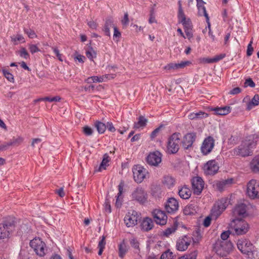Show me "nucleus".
I'll return each instance as SVG.
<instances>
[{"label": "nucleus", "mask_w": 259, "mask_h": 259, "mask_svg": "<svg viewBox=\"0 0 259 259\" xmlns=\"http://www.w3.org/2000/svg\"><path fill=\"white\" fill-rule=\"evenodd\" d=\"M110 161V158L107 154H105L103 156L102 161L99 167V171H101L103 169H105L106 167L108 165V162Z\"/></svg>", "instance_id": "obj_39"}, {"label": "nucleus", "mask_w": 259, "mask_h": 259, "mask_svg": "<svg viewBox=\"0 0 259 259\" xmlns=\"http://www.w3.org/2000/svg\"><path fill=\"white\" fill-rule=\"evenodd\" d=\"M256 144L253 140H246L237 148L231 151L233 156L246 157L252 154L253 149L256 147Z\"/></svg>", "instance_id": "obj_1"}, {"label": "nucleus", "mask_w": 259, "mask_h": 259, "mask_svg": "<svg viewBox=\"0 0 259 259\" xmlns=\"http://www.w3.org/2000/svg\"><path fill=\"white\" fill-rule=\"evenodd\" d=\"M131 197L132 199L144 203L147 200V194L143 188L138 187L133 191Z\"/></svg>", "instance_id": "obj_12"}, {"label": "nucleus", "mask_w": 259, "mask_h": 259, "mask_svg": "<svg viewBox=\"0 0 259 259\" xmlns=\"http://www.w3.org/2000/svg\"><path fill=\"white\" fill-rule=\"evenodd\" d=\"M251 87V88H253L255 87V83L254 82L252 81V80L249 78L248 79H246V80H245V82L244 83V87Z\"/></svg>", "instance_id": "obj_60"}, {"label": "nucleus", "mask_w": 259, "mask_h": 259, "mask_svg": "<svg viewBox=\"0 0 259 259\" xmlns=\"http://www.w3.org/2000/svg\"><path fill=\"white\" fill-rule=\"evenodd\" d=\"M138 212L134 210L129 211L124 218V221L127 227H132L137 224L138 220Z\"/></svg>", "instance_id": "obj_15"}, {"label": "nucleus", "mask_w": 259, "mask_h": 259, "mask_svg": "<svg viewBox=\"0 0 259 259\" xmlns=\"http://www.w3.org/2000/svg\"><path fill=\"white\" fill-rule=\"evenodd\" d=\"M83 132L87 136H90L93 134V130L89 126H86L83 127Z\"/></svg>", "instance_id": "obj_62"}, {"label": "nucleus", "mask_w": 259, "mask_h": 259, "mask_svg": "<svg viewBox=\"0 0 259 259\" xmlns=\"http://www.w3.org/2000/svg\"><path fill=\"white\" fill-rule=\"evenodd\" d=\"M61 98L59 96H56L54 97H45L39 99V100L47 101L50 102H58L60 100Z\"/></svg>", "instance_id": "obj_54"}, {"label": "nucleus", "mask_w": 259, "mask_h": 259, "mask_svg": "<svg viewBox=\"0 0 259 259\" xmlns=\"http://www.w3.org/2000/svg\"><path fill=\"white\" fill-rule=\"evenodd\" d=\"M87 23L90 28L92 29H96L98 24L96 21L94 20H90L88 21Z\"/></svg>", "instance_id": "obj_61"}, {"label": "nucleus", "mask_w": 259, "mask_h": 259, "mask_svg": "<svg viewBox=\"0 0 259 259\" xmlns=\"http://www.w3.org/2000/svg\"><path fill=\"white\" fill-rule=\"evenodd\" d=\"M219 169V166L215 160H210L206 162L203 166V170L205 175L212 176L216 174Z\"/></svg>", "instance_id": "obj_9"}, {"label": "nucleus", "mask_w": 259, "mask_h": 259, "mask_svg": "<svg viewBox=\"0 0 259 259\" xmlns=\"http://www.w3.org/2000/svg\"><path fill=\"white\" fill-rule=\"evenodd\" d=\"M212 219V218L211 217V215L207 217L203 221V225L205 227H208V226H209Z\"/></svg>", "instance_id": "obj_63"}, {"label": "nucleus", "mask_w": 259, "mask_h": 259, "mask_svg": "<svg viewBox=\"0 0 259 259\" xmlns=\"http://www.w3.org/2000/svg\"><path fill=\"white\" fill-rule=\"evenodd\" d=\"M134 179L137 183H141L148 175L147 170L140 165H135L133 168Z\"/></svg>", "instance_id": "obj_8"}, {"label": "nucleus", "mask_w": 259, "mask_h": 259, "mask_svg": "<svg viewBox=\"0 0 259 259\" xmlns=\"http://www.w3.org/2000/svg\"><path fill=\"white\" fill-rule=\"evenodd\" d=\"M232 243L228 241L218 240L214 245V250L220 256L227 255L232 249Z\"/></svg>", "instance_id": "obj_4"}, {"label": "nucleus", "mask_w": 259, "mask_h": 259, "mask_svg": "<svg viewBox=\"0 0 259 259\" xmlns=\"http://www.w3.org/2000/svg\"><path fill=\"white\" fill-rule=\"evenodd\" d=\"M130 244L132 247L135 249V252L139 253L140 250L139 242L135 238H133L130 240Z\"/></svg>", "instance_id": "obj_43"}, {"label": "nucleus", "mask_w": 259, "mask_h": 259, "mask_svg": "<svg viewBox=\"0 0 259 259\" xmlns=\"http://www.w3.org/2000/svg\"><path fill=\"white\" fill-rule=\"evenodd\" d=\"M161 259H173L172 253L169 250L166 251L161 255Z\"/></svg>", "instance_id": "obj_53"}, {"label": "nucleus", "mask_w": 259, "mask_h": 259, "mask_svg": "<svg viewBox=\"0 0 259 259\" xmlns=\"http://www.w3.org/2000/svg\"><path fill=\"white\" fill-rule=\"evenodd\" d=\"M179 10L178 17L179 21L184 26V29H191L192 24L189 18H187L182 8V1H178Z\"/></svg>", "instance_id": "obj_10"}, {"label": "nucleus", "mask_w": 259, "mask_h": 259, "mask_svg": "<svg viewBox=\"0 0 259 259\" xmlns=\"http://www.w3.org/2000/svg\"><path fill=\"white\" fill-rule=\"evenodd\" d=\"M14 228V224L12 222L0 224V240L8 238Z\"/></svg>", "instance_id": "obj_14"}, {"label": "nucleus", "mask_w": 259, "mask_h": 259, "mask_svg": "<svg viewBox=\"0 0 259 259\" xmlns=\"http://www.w3.org/2000/svg\"><path fill=\"white\" fill-rule=\"evenodd\" d=\"M113 29H114L113 39L115 41H118L119 38L121 36V33L118 30V29L116 26H114V25L113 26Z\"/></svg>", "instance_id": "obj_52"}, {"label": "nucleus", "mask_w": 259, "mask_h": 259, "mask_svg": "<svg viewBox=\"0 0 259 259\" xmlns=\"http://www.w3.org/2000/svg\"><path fill=\"white\" fill-rule=\"evenodd\" d=\"M250 167L254 172L259 173V155L255 156L251 160Z\"/></svg>", "instance_id": "obj_31"}, {"label": "nucleus", "mask_w": 259, "mask_h": 259, "mask_svg": "<svg viewBox=\"0 0 259 259\" xmlns=\"http://www.w3.org/2000/svg\"><path fill=\"white\" fill-rule=\"evenodd\" d=\"M174 179L169 176H165L164 178L163 183L167 186V187L170 188L172 186L175 184Z\"/></svg>", "instance_id": "obj_42"}, {"label": "nucleus", "mask_w": 259, "mask_h": 259, "mask_svg": "<svg viewBox=\"0 0 259 259\" xmlns=\"http://www.w3.org/2000/svg\"><path fill=\"white\" fill-rule=\"evenodd\" d=\"M225 57V54H221L218 55H216L214 57L212 58V63L217 62L222 59H223Z\"/></svg>", "instance_id": "obj_59"}, {"label": "nucleus", "mask_w": 259, "mask_h": 259, "mask_svg": "<svg viewBox=\"0 0 259 259\" xmlns=\"http://www.w3.org/2000/svg\"><path fill=\"white\" fill-rule=\"evenodd\" d=\"M179 10L178 17L179 21L184 26V29H191L192 24L189 18H187L182 8V1H178Z\"/></svg>", "instance_id": "obj_11"}, {"label": "nucleus", "mask_w": 259, "mask_h": 259, "mask_svg": "<svg viewBox=\"0 0 259 259\" xmlns=\"http://www.w3.org/2000/svg\"><path fill=\"white\" fill-rule=\"evenodd\" d=\"M237 245L238 249L244 254L247 253L253 247L250 242L245 239L238 240Z\"/></svg>", "instance_id": "obj_18"}, {"label": "nucleus", "mask_w": 259, "mask_h": 259, "mask_svg": "<svg viewBox=\"0 0 259 259\" xmlns=\"http://www.w3.org/2000/svg\"><path fill=\"white\" fill-rule=\"evenodd\" d=\"M181 137V135L179 133H176L168 138L166 150L167 153L175 154L178 151Z\"/></svg>", "instance_id": "obj_3"}, {"label": "nucleus", "mask_w": 259, "mask_h": 259, "mask_svg": "<svg viewBox=\"0 0 259 259\" xmlns=\"http://www.w3.org/2000/svg\"><path fill=\"white\" fill-rule=\"evenodd\" d=\"M176 230V228L175 227L168 228L163 232V235L165 237H169L171 234L174 233Z\"/></svg>", "instance_id": "obj_49"}, {"label": "nucleus", "mask_w": 259, "mask_h": 259, "mask_svg": "<svg viewBox=\"0 0 259 259\" xmlns=\"http://www.w3.org/2000/svg\"><path fill=\"white\" fill-rule=\"evenodd\" d=\"M152 214L155 221L157 224L164 225L166 223L167 218L163 211L156 209L153 210Z\"/></svg>", "instance_id": "obj_20"}, {"label": "nucleus", "mask_w": 259, "mask_h": 259, "mask_svg": "<svg viewBox=\"0 0 259 259\" xmlns=\"http://www.w3.org/2000/svg\"><path fill=\"white\" fill-rule=\"evenodd\" d=\"M24 32L27 34L28 36L30 38H36L37 35L34 30L30 29L25 28Z\"/></svg>", "instance_id": "obj_51"}, {"label": "nucleus", "mask_w": 259, "mask_h": 259, "mask_svg": "<svg viewBox=\"0 0 259 259\" xmlns=\"http://www.w3.org/2000/svg\"><path fill=\"white\" fill-rule=\"evenodd\" d=\"M191 62L189 61H181L177 63H171L164 67V69L166 70H176L185 68L187 66H189Z\"/></svg>", "instance_id": "obj_23"}, {"label": "nucleus", "mask_w": 259, "mask_h": 259, "mask_svg": "<svg viewBox=\"0 0 259 259\" xmlns=\"http://www.w3.org/2000/svg\"><path fill=\"white\" fill-rule=\"evenodd\" d=\"M197 256V252L194 251L189 254H186L179 258V259H196Z\"/></svg>", "instance_id": "obj_47"}, {"label": "nucleus", "mask_w": 259, "mask_h": 259, "mask_svg": "<svg viewBox=\"0 0 259 259\" xmlns=\"http://www.w3.org/2000/svg\"><path fill=\"white\" fill-rule=\"evenodd\" d=\"M196 1L198 15L201 16H204L206 18V22H208L209 21V17L204 7L205 3L203 0H196Z\"/></svg>", "instance_id": "obj_26"}, {"label": "nucleus", "mask_w": 259, "mask_h": 259, "mask_svg": "<svg viewBox=\"0 0 259 259\" xmlns=\"http://www.w3.org/2000/svg\"><path fill=\"white\" fill-rule=\"evenodd\" d=\"M179 194L181 198L184 199H187L190 197L191 191L188 187L184 186L179 190Z\"/></svg>", "instance_id": "obj_29"}, {"label": "nucleus", "mask_w": 259, "mask_h": 259, "mask_svg": "<svg viewBox=\"0 0 259 259\" xmlns=\"http://www.w3.org/2000/svg\"><path fill=\"white\" fill-rule=\"evenodd\" d=\"M233 182V179L231 178L220 181H216L213 183V186L219 191H222L226 188L230 186Z\"/></svg>", "instance_id": "obj_25"}, {"label": "nucleus", "mask_w": 259, "mask_h": 259, "mask_svg": "<svg viewBox=\"0 0 259 259\" xmlns=\"http://www.w3.org/2000/svg\"><path fill=\"white\" fill-rule=\"evenodd\" d=\"M246 255L249 259H259V250L253 246V249H251Z\"/></svg>", "instance_id": "obj_38"}, {"label": "nucleus", "mask_w": 259, "mask_h": 259, "mask_svg": "<svg viewBox=\"0 0 259 259\" xmlns=\"http://www.w3.org/2000/svg\"><path fill=\"white\" fill-rule=\"evenodd\" d=\"M230 230L233 234L242 235L246 234L249 230L248 223L243 219H235L231 221L229 225Z\"/></svg>", "instance_id": "obj_2"}, {"label": "nucleus", "mask_w": 259, "mask_h": 259, "mask_svg": "<svg viewBox=\"0 0 259 259\" xmlns=\"http://www.w3.org/2000/svg\"><path fill=\"white\" fill-rule=\"evenodd\" d=\"M107 78V76H94L90 77H88L86 80L85 82L88 83H92L93 82H102L105 81V79Z\"/></svg>", "instance_id": "obj_34"}, {"label": "nucleus", "mask_w": 259, "mask_h": 259, "mask_svg": "<svg viewBox=\"0 0 259 259\" xmlns=\"http://www.w3.org/2000/svg\"><path fill=\"white\" fill-rule=\"evenodd\" d=\"M217 115H226L230 113L231 108L230 106H225L223 107H216L212 110Z\"/></svg>", "instance_id": "obj_27"}, {"label": "nucleus", "mask_w": 259, "mask_h": 259, "mask_svg": "<svg viewBox=\"0 0 259 259\" xmlns=\"http://www.w3.org/2000/svg\"><path fill=\"white\" fill-rule=\"evenodd\" d=\"M196 139V134L193 133H188L184 136L182 140V145L185 149L191 147Z\"/></svg>", "instance_id": "obj_24"}, {"label": "nucleus", "mask_w": 259, "mask_h": 259, "mask_svg": "<svg viewBox=\"0 0 259 259\" xmlns=\"http://www.w3.org/2000/svg\"><path fill=\"white\" fill-rule=\"evenodd\" d=\"M11 40L15 45L18 44V42L24 43L25 40L23 36L20 34H17L11 36Z\"/></svg>", "instance_id": "obj_40"}, {"label": "nucleus", "mask_w": 259, "mask_h": 259, "mask_svg": "<svg viewBox=\"0 0 259 259\" xmlns=\"http://www.w3.org/2000/svg\"><path fill=\"white\" fill-rule=\"evenodd\" d=\"M124 186V182L123 181H121L118 186V193L117 194L116 201V204L117 206L120 205L121 204V200L122 199L121 195L123 193Z\"/></svg>", "instance_id": "obj_32"}, {"label": "nucleus", "mask_w": 259, "mask_h": 259, "mask_svg": "<svg viewBox=\"0 0 259 259\" xmlns=\"http://www.w3.org/2000/svg\"><path fill=\"white\" fill-rule=\"evenodd\" d=\"M192 238L189 235H184L177 241L176 248L180 251H185L192 241Z\"/></svg>", "instance_id": "obj_13"}, {"label": "nucleus", "mask_w": 259, "mask_h": 259, "mask_svg": "<svg viewBox=\"0 0 259 259\" xmlns=\"http://www.w3.org/2000/svg\"><path fill=\"white\" fill-rule=\"evenodd\" d=\"M19 259H33L29 252L26 250H21L19 254Z\"/></svg>", "instance_id": "obj_45"}, {"label": "nucleus", "mask_w": 259, "mask_h": 259, "mask_svg": "<svg viewBox=\"0 0 259 259\" xmlns=\"http://www.w3.org/2000/svg\"><path fill=\"white\" fill-rule=\"evenodd\" d=\"M86 55L91 60H93L96 57V53L92 48H90L86 51Z\"/></svg>", "instance_id": "obj_46"}, {"label": "nucleus", "mask_w": 259, "mask_h": 259, "mask_svg": "<svg viewBox=\"0 0 259 259\" xmlns=\"http://www.w3.org/2000/svg\"><path fill=\"white\" fill-rule=\"evenodd\" d=\"M191 183L194 194L199 195L204 188L203 179L200 177H195L192 179Z\"/></svg>", "instance_id": "obj_17"}, {"label": "nucleus", "mask_w": 259, "mask_h": 259, "mask_svg": "<svg viewBox=\"0 0 259 259\" xmlns=\"http://www.w3.org/2000/svg\"><path fill=\"white\" fill-rule=\"evenodd\" d=\"M30 246L37 255L43 256L47 251L46 245L39 238H34L30 242Z\"/></svg>", "instance_id": "obj_6"}, {"label": "nucleus", "mask_w": 259, "mask_h": 259, "mask_svg": "<svg viewBox=\"0 0 259 259\" xmlns=\"http://www.w3.org/2000/svg\"><path fill=\"white\" fill-rule=\"evenodd\" d=\"M141 226L142 229H143L144 231H148L153 228V221L151 219L149 218H146L142 221Z\"/></svg>", "instance_id": "obj_28"}, {"label": "nucleus", "mask_w": 259, "mask_h": 259, "mask_svg": "<svg viewBox=\"0 0 259 259\" xmlns=\"http://www.w3.org/2000/svg\"><path fill=\"white\" fill-rule=\"evenodd\" d=\"M246 205L243 203H240L237 204L233 210V214L234 217H240L244 218L246 215Z\"/></svg>", "instance_id": "obj_22"}, {"label": "nucleus", "mask_w": 259, "mask_h": 259, "mask_svg": "<svg viewBox=\"0 0 259 259\" xmlns=\"http://www.w3.org/2000/svg\"><path fill=\"white\" fill-rule=\"evenodd\" d=\"M214 146V140L211 137L205 138L201 146V151L203 155L209 154L212 150Z\"/></svg>", "instance_id": "obj_16"}, {"label": "nucleus", "mask_w": 259, "mask_h": 259, "mask_svg": "<svg viewBox=\"0 0 259 259\" xmlns=\"http://www.w3.org/2000/svg\"><path fill=\"white\" fill-rule=\"evenodd\" d=\"M106 125V128H107L110 132H114L116 131L115 128L114 127L112 122H107Z\"/></svg>", "instance_id": "obj_64"}, {"label": "nucleus", "mask_w": 259, "mask_h": 259, "mask_svg": "<svg viewBox=\"0 0 259 259\" xmlns=\"http://www.w3.org/2000/svg\"><path fill=\"white\" fill-rule=\"evenodd\" d=\"M162 155L159 151L150 153L147 157L148 163L152 166H158L161 162Z\"/></svg>", "instance_id": "obj_19"}, {"label": "nucleus", "mask_w": 259, "mask_h": 259, "mask_svg": "<svg viewBox=\"0 0 259 259\" xmlns=\"http://www.w3.org/2000/svg\"><path fill=\"white\" fill-rule=\"evenodd\" d=\"M3 73L5 77L10 82H13L14 79L13 75L6 69H3Z\"/></svg>", "instance_id": "obj_50"}, {"label": "nucleus", "mask_w": 259, "mask_h": 259, "mask_svg": "<svg viewBox=\"0 0 259 259\" xmlns=\"http://www.w3.org/2000/svg\"><path fill=\"white\" fill-rule=\"evenodd\" d=\"M259 104V95H255L251 100L247 104V109L249 110H251L254 106H257Z\"/></svg>", "instance_id": "obj_37"}, {"label": "nucleus", "mask_w": 259, "mask_h": 259, "mask_svg": "<svg viewBox=\"0 0 259 259\" xmlns=\"http://www.w3.org/2000/svg\"><path fill=\"white\" fill-rule=\"evenodd\" d=\"M23 138L21 137H14L11 141L6 142L7 148L12 146H18L22 143Z\"/></svg>", "instance_id": "obj_36"}, {"label": "nucleus", "mask_w": 259, "mask_h": 259, "mask_svg": "<svg viewBox=\"0 0 259 259\" xmlns=\"http://www.w3.org/2000/svg\"><path fill=\"white\" fill-rule=\"evenodd\" d=\"M198 62L200 64L212 63V58H200L198 59Z\"/></svg>", "instance_id": "obj_58"}, {"label": "nucleus", "mask_w": 259, "mask_h": 259, "mask_svg": "<svg viewBox=\"0 0 259 259\" xmlns=\"http://www.w3.org/2000/svg\"><path fill=\"white\" fill-rule=\"evenodd\" d=\"M179 204L177 200L174 198H170L165 204V209L169 213H174L178 211Z\"/></svg>", "instance_id": "obj_21"}, {"label": "nucleus", "mask_w": 259, "mask_h": 259, "mask_svg": "<svg viewBox=\"0 0 259 259\" xmlns=\"http://www.w3.org/2000/svg\"><path fill=\"white\" fill-rule=\"evenodd\" d=\"M130 22L128 15L127 13L124 14L123 17L121 19V23L123 26V28H125L127 26Z\"/></svg>", "instance_id": "obj_48"}, {"label": "nucleus", "mask_w": 259, "mask_h": 259, "mask_svg": "<svg viewBox=\"0 0 259 259\" xmlns=\"http://www.w3.org/2000/svg\"><path fill=\"white\" fill-rule=\"evenodd\" d=\"M162 126V125L160 126L159 127L156 128L155 130H154L152 132V133L151 134V135H150V138L152 140H153L155 138H156L158 136Z\"/></svg>", "instance_id": "obj_57"}, {"label": "nucleus", "mask_w": 259, "mask_h": 259, "mask_svg": "<svg viewBox=\"0 0 259 259\" xmlns=\"http://www.w3.org/2000/svg\"><path fill=\"white\" fill-rule=\"evenodd\" d=\"M128 249V245L125 243V242L123 240L118 245L119 256L121 258H123L127 252Z\"/></svg>", "instance_id": "obj_30"}, {"label": "nucleus", "mask_w": 259, "mask_h": 259, "mask_svg": "<svg viewBox=\"0 0 259 259\" xmlns=\"http://www.w3.org/2000/svg\"><path fill=\"white\" fill-rule=\"evenodd\" d=\"M95 125L100 134L104 133L106 129V124L100 121H96L95 123Z\"/></svg>", "instance_id": "obj_41"}, {"label": "nucleus", "mask_w": 259, "mask_h": 259, "mask_svg": "<svg viewBox=\"0 0 259 259\" xmlns=\"http://www.w3.org/2000/svg\"><path fill=\"white\" fill-rule=\"evenodd\" d=\"M28 46L29 51L32 54H34L40 51L39 49L36 45L29 44Z\"/></svg>", "instance_id": "obj_56"}, {"label": "nucleus", "mask_w": 259, "mask_h": 259, "mask_svg": "<svg viewBox=\"0 0 259 259\" xmlns=\"http://www.w3.org/2000/svg\"><path fill=\"white\" fill-rule=\"evenodd\" d=\"M19 55L21 57L27 59L29 57L28 53L24 48H22L19 51Z\"/></svg>", "instance_id": "obj_55"}, {"label": "nucleus", "mask_w": 259, "mask_h": 259, "mask_svg": "<svg viewBox=\"0 0 259 259\" xmlns=\"http://www.w3.org/2000/svg\"><path fill=\"white\" fill-rule=\"evenodd\" d=\"M105 237L104 236H102V239L99 241L98 244V248L99 249L98 251V254L99 255H101L102 254L104 249L105 248Z\"/></svg>", "instance_id": "obj_44"}, {"label": "nucleus", "mask_w": 259, "mask_h": 259, "mask_svg": "<svg viewBox=\"0 0 259 259\" xmlns=\"http://www.w3.org/2000/svg\"><path fill=\"white\" fill-rule=\"evenodd\" d=\"M183 212L186 215H190L196 213V206L194 204H189L185 207Z\"/></svg>", "instance_id": "obj_33"}, {"label": "nucleus", "mask_w": 259, "mask_h": 259, "mask_svg": "<svg viewBox=\"0 0 259 259\" xmlns=\"http://www.w3.org/2000/svg\"><path fill=\"white\" fill-rule=\"evenodd\" d=\"M246 194L251 199H259V181L254 179L250 180L247 184Z\"/></svg>", "instance_id": "obj_7"}, {"label": "nucleus", "mask_w": 259, "mask_h": 259, "mask_svg": "<svg viewBox=\"0 0 259 259\" xmlns=\"http://www.w3.org/2000/svg\"><path fill=\"white\" fill-rule=\"evenodd\" d=\"M229 201L227 198H223L218 201L212 207L211 211V217L216 220L226 209L228 206Z\"/></svg>", "instance_id": "obj_5"}, {"label": "nucleus", "mask_w": 259, "mask_h": 259, "mask_svg": "<svg viewBox=\"0 0 259 259\" xmlns=\"http://www.w3.org/2000/svg\"><path fill=\"white\" fill-rule=\"evenodd\" d=\"M147 119L144 117L140 116L138 121L134 123V127L135 128H143L147 124Z\"/></svg>", "instance_id": "obj_35"}]
</instances>
